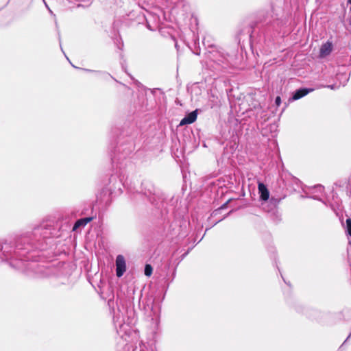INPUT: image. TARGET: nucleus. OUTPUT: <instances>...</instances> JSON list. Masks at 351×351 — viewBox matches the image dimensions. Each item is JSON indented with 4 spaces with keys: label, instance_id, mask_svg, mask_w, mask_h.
Instances as JSON below:
<instances>
[{
    "label": "nucleus",
    "instance_id": "nucleus-2",
    "mask_svg": "<svg viewBox=\"0 0 351 351\" xmlns=\"http://www.w3.org/2000/svg\"><path fill=\"white\" fill-rule=\"evenodd\" d=\"M197 116V110L190 112L189 114H187L185 117H184L181 120V121L180 123V126L193 123V122H195L196 121Z\"/></svg>",
    "mask_w": 351,
    "mask_h": 351
},
{
    "label": "nucleus",
    "instance_id": "nucleus-7",
    "mask_svg": "<svg viewBox=\"0 0 351 351\" xmlns=\"http://www.w3.org/2000/svg\"><path fill=\"white\" fill-rule=\"evenodd\" d=\"M346 232L348 234L351 236V219L348 218L346 221Z\"/></svg>",
    "mask_w": 351,
    "mask_h": 351
},
{
    "label": "nucleus",
    "instance_id": "nucleus-4",
    "mask_svg": "<svg viewBox=\"0 0 351 351\" xmlns=\"http://www.w3.org/2000/svg\"><path fill=\"white\" fill-rule=\"evenodd\" d=\"M332 43L330 42H327L325 44L322 45L320 48V56L322 57L327 56L332 51Z\"/></svg>",
    "mask_w": 351,
    "mask_h": 351
},
{
    "label": "nucleus",
    "instance_id": "nucleus-11",
    "mask_svg": "<svg viewBox=\"0 0 351 351\" xmlns=\"http://www.w3.org/2000/svg\"><path fill=\"white\" fill-rule=\"evenodd\" d=\"M1 249H2V247L1 246V247H0V250H1Z\"/></svg>",
    "mask_w": 351,
    "mask_h": 351
},
{
    "label": "nucleus",
    "instance_id": "nucleus-10",
    "mask_svg": "<svg viewBox=\"0 0 351 351\" xmlns=\"http://www.w3.org/2000/svg\"><path fill=\"white\" fill-rule=\"evenodd\" d=\"M348 3L351 4V0H348Z\"/></svg>",
    "mask_w": 351,
    "mask_h": 351
},
{
    "label": "nucleus",
    "instance_id": "nucleus-9",
    "mask_svg": "<svg viewBox=\"0 0 351 351\" xmlns=\"http://www.w3.org/2000/svg\"><path fill=\"white\" fill-rule=\"evenodd\" d=\"M275 103L276 106H279L281 104V99L279 96L276 98Z\"/></svg>",
    "mask_w": 351,
    "mask_h": 351
},
{
    "label": "nucleus",
    "instance_id": "nucleus-8",
    "mask_svg": "<svg viewBox=\"0 0 351 351\" xmlns=\"http://www.w3.org/2000/svg\"><path fill=\"white\" fill-rule=\"evenodd\" d=\"M152 273V266L149 265H146L145 267V274L147 276H151Z\"/></svg>",
    "mask_w": 351,
    "mask_h": 351
},
{
    "label": "nucleus",
    "instance_id": "nucleus-3",
    "mask_svg": "<svg viewBox=\"0 0 351 351\" xmlns=\"http://www.w3.org/2000/svg\"><path fill=\"white\" fill-rule=\"evenodd\" d=\"M258 193H260V197L263 201L268 200L269 197V192L267 189L266 186L261 182L258 183Z\"/></svg>",
    "mask_w": 351,
    "mask_h": 351
},
{
    "label": "nucleus",
    "instance_id": "nucleus-1",
    "mask_svg": "<svg viewBox=\"0 0 351 351\" xmlns=\"http://www.w3.org/2000/svg\"><path fill=\"white\" fill-rule=\"evenodd\" d=\"M126 270V264L124 257L118 255L116 258V273L118 277H121Z\"/></svg>",
    "mask_w": 351,
    "mask_h": 351
},
{
    "label": "nucleus",
    "instance_id": "nucleus-5",
    "mask_svg": "<svg viewBox=\"0 0 351 351\" xmlns=\"http://www.w3.org/2000/svg\"><path fill=\"white\" fill-rule=\"evenodd\" d=\"M312 90H313V89H307V88H302V89L298 90L294 93V95L293 96V99H294V100L299 99L302 98V97L306 95L308 93H309Z\"/></svg>",
    "mask_w": 351,
    "mask_h": 351
},
{
    "label": "nucleus",
    "instance_id": "nucleus-6",
    "mask_svg": "<svg viewBox=\"0 0 351 351\" xmlns=\"http://www.w3.org/2000/svg\"><path fill=\"white\" fill-rule=\"evenodd\" d=\"M92 220L93 217H86L77 220L73 228V230H76L78 228L81 226H85L88 222H90Z\"/></svg>",
    "mask_w": 351,
    "mask_h": 351
}]
</instances>
